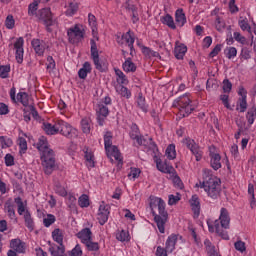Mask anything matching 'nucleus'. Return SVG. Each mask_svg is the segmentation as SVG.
<instances>
[{"label":"nucleus","instance_id":"9","mask_svg":"<svg viewBox=\"0 0 256 256\" xmlns=\"http://www.w3.org/2000/svg\"><path fill=\"white\" fill-rule=\"evenodd\" d=\"M25 45V39L23 37L16 38L13 44H9L10 49H13L15 53V59L17 63H23V57L25 55V49L23 46Z\"/></svg>","mask_w":256,"mask_h":256},{"label":"nucleus","instance_id":"14","mask_svg":"<svg viewBox=\"0 0 256 256\" xmlns=\"http://www.w3.org/2000/svg\"><path fill=\"white\" fill-rule=\"evenodd\" d=\"M37 17L48 29L53 25V13H51L50 8H44L38 11Z\"/></svg>","mask_w":256,"mask_h":256},{"label":"nucleus","instance_id":"38","mask_svg":"<svg viewBox=\"0 0 256 256\" xmlns=\"http://www.w3.org/2000/svg\"><path fill=\"white\" fill-rule=\"evenodd\" d=\"M116 239L122 243H128V241H131V235L127 230H121L116 233Z\"/></svg>","mask_w":256,"mask_h":256},{"label":"nucleus","instance_id":"21","mask_svg":"<svg viewBox=\"0 0 256 256\" xmlns=\"http://www.w3.org/2000/svg\"><path fill=\"white\" fill-rule=\"evenodd\" d=\"M31 45L38 57H43V55H45V50L47 49V43H45V41L33 39Z\"/></svg>","mask_w":256,"mask_h":256},{"label":"nucleus","instance_id":"50","mask_svg":"<svg viewBox=\"0 0 256 256\" xmlns=\"http://www.w3.org/2000/svg\"><path fill=\"white\" fill-rule=\"evenodd\" d=\"M238 24L242 31H247L248 33H251V26L249 25V21L247 20V18L239 20Z\"/></svg>","mask_w":256,"mask_h":256},{"label":"nucleus","instance_id":"48","mask_svg":"<svg viewBox=\"0 0 256 256\" xmlns=\"http://www.w3.org/2000/svg\"><path fill=\"white\" fill-rule=\"evenodd\" d=\"M9 73H11V66H9V65L0 66V77H1V79H8Z\"/></svg>","mask_w":256,"mask_h":256},{"label":"nucleus","instance_id":"28","mask_svg":"<svg viewBox=\"0 0 256 256\" xmlns=\"http://www.w3.org/2000/svg\"><path fill=\"white\" fill-rule=\"evenodd\" d=\"M156 167L158 171H161V173H169V174L175 173V168H173V166L165 162H162L161 160H158L156 162Z\"/></svg>","mask_w":256,"mask_h":256},{"label":"nucleus","instance_id":"15","mask_svg":"<svg viewBox=\"0 0 256 256\" xmlns=\"http://www.w3.org/2000/svg\"><path fill=\"white\" fill-rule=\"evenodd\" d=\"M117 43L120 45H126V47H129L131 53H133V45L135 43V34L133 32L128 31L125 34H123L121 37L117 38Z\"/></svg>","mask_w":256,"mask_h":256},{"label":"nucleus","instance_id":"2","mask_svg":"<svg viewBox=\"0 0 256 256\" xmlns=\"http://www.w3.org/2000/svg\"><path fill=\"white\" fill-rule=\"evenodd\" d=\"M202 179L203 181L197 183L196 187L204 189L211 199H217L221 195V179L213 176V172L207 168L202 170Z\"/></svg>","mask_w":256,"mask_h":256},{"label":"nucleus","instance_id":"63","mask_svg":"<svg viewBox=\"0 0 256 256\" xmlns=\"http://www.w3.org/2000/svg\"><path fill=\"white\" fill-rule=\"evenodd\" d=\"M18 145L20 148V153H25V151H27V140L25 138L19 137Z\"/></svg>","mask_w":256,"mask_h":256},{"label":"nucleus","instance_id":"49","mask_svg":"<svg viewBox=\"0 0 256 256\" xmlns=\"http://www.w3.org/2000/svg\"><path fill=\"white\" fill-rule=\"evenodd\" d=\"M141 175V169L139 168H135V167H131L130 171L128 173V179H139V176Z\"/></svg>","mask_w":256,"mask_h":256},{"label":"nucleus","instance_id":"54","mask_svg":"<svg viewBox=\"0 0 256 256\" xmlns=\"http://www.w3.org/2000/svg\"><path fill=\"white\" fill-rule=\"evenodd\" d=\"M181 201V194L176 193V195L170 194L168 196V205H177Z\"/></svg>","mask_w":256,"mask_h":256},{"label":"nucleus","instance_id":"43","mask_svg":"<svg viewBox=\"0 0 256 256\" xmlns=\"http://www.w3.org/2000/svg\"><path fill=\"white\" fill-rule=\"evenodd\" d=\"M96 112L98 113L99 119H101V117H107V115H109V108H107L103 103H98L96 106Z\"/></svg>","mask_w":256,"mask_h":256},{"label":"nucleus","instance_id":"25","mask_svg":"<svg viewBox=\"0 0 256 256\" xmlns=\"http://www.w3.org/2000/svg\"><path fill=\"white\" fill-rule=\"evenodd\" d=\"M88 23L92 30V35L96 41H99V36L97 33V18L93 14H88Z\"/></svg>","mask_w":256,"mask_h":256},{"label":"nucleus","instance_id":"31","mask_svg":"<svg viewBox=\"0 0 256 256\" xmlns=\"http://www.w3.org/2000/svg\"><path fill=\"white\" fill-rule=\"evenodd\" d=\"M175 21L178 27H183L185 23H187V17L185 16V12H183V9L176 10Z\"/></svg>","mask_w":256,"mask_h":256},{"label":"nucleus","instance_id":"24","mask_svg":"<svg viewBox=\"0 0 256 256\" xmlns=\"http://www.w3.org/2000/svg\"><path fill=\"white\" fill-rule=\"evenodd\" d=\"M13 147V140L7 136H0V159L3 157V149Z\"/></svg>","mask_w":256,"mask_h":256},{"label":"nucleus","instance_id":"57","mask_svg":"<svg viewBox=\"0 0 256 256\" xmlns=\"http://www.w3.org/2000/svg\"><path fill=\"white\" fill-rule=\"evenodd\" d=\"M55 221H56V218H55V215H53V214H48L43 219V223H44L45 227H51V225H53V223H55Z\"/></svg>","mask_w":256,"mask_h":256},{"label":"nucleus","instance_id":"32","mask_svg":"<svg viewBox=\"0 0 256 256\" xmlns=\"http://www.w3.org/2000/svg\"><path fill=\"white\" fill-rule=\"evenodd\" d=\"M160 21L163 25H166L169 27V29H177V25L175 24V20L173 19V16L166 14L160 18Z\"/></svg>","mask_w":256,"mask_h":256},{"label":"nucleus","instance_id":"5","mask_svg":"<svg viewBox=\"0 0 256 256\" xmlns=\"http://www.w3.org/2000/svg\"><path fill=\"white\" fill-rule=\"evenodd\" d=\"M173 107L177 109V117H179V119L189 117V115L195 111V106L193 105V100L191 99L190 94H184L178 97L174 101Z\"/></svg>","mask_w":256,"mask_h":256},{"label":"nucleus","instance_id":"46","mask_svg":"<svg viewBox=\"0 0 256 256\" xmlns=\"http://www.w3.org/2000/svg\"><path fill=\"white\" fill-rule=\"evenodd\" d=\"M116 91L119 93V95H121V97H125L126 99L131 98V91L123 85H120L118 88H116Z\"/></svg>","mask_w":256,"mask_h":256},{"label":"nucleus","instance_id":"7","mask_svg":"<svg viewBox=\"0 0 256 256\" xmlns=\"http://www.w3.org/2000/svg\"><path fill=\"white\" fill-rule=\"evenodd\" d=\"M68 41L73 45L81 43L85 38V26L82 24H75L67 30Z\"/></svg>","mask_w":256,"mask_h":256},{"label":"nucleus","instance_id":"53","mask_svg":"<svg viewBox=\"0 0 256 256\" xmlns=\"http://www.w3.org/2000/svg\"><path fill=\"white\" fill-rule=\"evenodd\" d=\"M136 103L140 109L147 113V103L145 102V97H143V95L140 94L137 97Z\"/></svg>","mask_w":256,"mask_h":256},{"label":"nucleus","instance_id":"11","mask_svg":"<svg viewBox=\"0 0 256 256\" xmlns=\"http://www.w3.org/2000/svg\"><path fill=\"white\" fill-rule=\"evenodd\" d=\"M209 157H210V167L214 169V171H219L221 169V154H219V150L215 146L209 147Z\"/></svg>","mask_w":256,"mask_h":256},{"label":"nucleus","instance_id":"59","mask_svg":"<svg viewBox=\"0 0 256 256\" xmlns=\"http://www.w3.org/2000/svg\"><path fill=\"white\" fill-rule=\"evenodd\" d=\"M204 247L209 255H213V253H215V246L209 239L204 241Z\"/></svg>","mask_w":256,"mask_h":256},{"label":"nucleus","instance_id":"16","mask_svg":"<svg viewBox=\"0 0 256 256\" xmlns=\"http://www.w3.org/2000/svg\"><path fill=\"white\" fill-rule=\"evenodd\" d=\"M238 95L240 98L238 99L237 111L245 113L247 111V90L240 86L238 89Z\"/></svg>","mask_w":256,"mask_h":256},{"label":"nucleus","instance_id":"40","mask_svg":"<svg viewBox=\"0 0 256 256\" xmlns=\"http://www.w3.org/2000/svg\"><path fill=\"white\" fill-rule=\"evenodd\" d=\"M78 9L79 5H77V3L75 2H71L66 6L65 14L67 15V17H73V15L77 13Z\"/></svg>","mask_w":256,"mask_h":256},{"label":"nucleus","instance_id":"51","mask_svg":"<svg viewBox=\"0 0 256 256\" xmlns=\"http://www.w3.org/2000/svg\"><path fill=\"white\" fill-rule=\"evenodd\" d=\"M255 118H256V108L253 107V108H251V109L248 111V113H247V115H246V119H247V121H248V123H249L250 125H253V123H255Z\"/></svg>","mask_w":256,"mask_h":256},{"label":"nucleus","instance_id":"8","mask_svg":"<svg viewBox=\"0 0 256 256\" xmlns=\"http://www.w3.org/2000/svg\"><path fill=\"white\" fill-rule=\"evenodd\" d=\"M58 135H62L63 137H66L67 139H75L79 135V130L77 128L73 127L69 122L60 119V126H59V132Z\"/></svg>","mask_w":256,"mask_h":256},{"label":"nucleus","instance_id":"41","mask_svg":"<svg viewBox=\"0 0 256 256\" xmlns=\"http://www.w3.org/2000/svg\"><path fill=\"white\" fill-rule=\"evenodd\" d=\"M24 221H25V226L29 231H33L35 229V222H33V218L31 217V213L29 211H26L24 214Z\"/></svg>","mask_w":256,"mask_h":256},{"label":"nucleus","instance_id":"33","mask_svg":"<svg viewBox=\"0 0 256 256\" xmlns=\"http://www.w3.org/2000/svg\"><path fill=\"white\" fill-rule=\"evenodd\" d=\"M81 131L85 133V135H89L91 133V127L93 124L91 123V118H83L80 122Z\"/></svg>","mask_w":256,"mask_h":256},{"label":"nucleus","instance_id":"3","mask_svg":"<svg viewBox=\"0 0 256 256\" xmlns=\"http://www.w3.org/2000/svg\"><path fill=\"white\" fill-rule=\"evenodd\" d=\"M36 147L40 152L44 173H46V175H51V173H53V168L55 167V152H53V149L49 148V142L45 136L39 137Z\"/></svg>","mask_w":256,"mask_h":256},{"label":"nucleus","instance_id":"10","mask_svg":"<svg viewBox=\"0 0 256 256\" xmlns=\"http://www.w3.org/2000/svg\"><path fill=\"white\" fill-rule=\"evenodd\" d=\"M9 95L12 103H21L23 107H29V94H27L26 92H19L15 97L16 89L15 87H12L10 89Z\"/></svg>","mask_w":256,"mask_h":256},{"label":"nucleus","instance_id":"58","mask_svg":"<svg viewBox=\"0 0 256 256\" xmlns=\"http://www.w3.org/2000/svg\"><path fill=\"white\" fill-rule=\"evenodd\" d=\"M64 197H66V203H67L68 207H70V209H72V207L75 205V203H77V198L72 193H69V194L67 193V195Z\"/></svg>","mask_w":256,"mask_h":256},{"label":"nucleus","instance_id":"62","mask_svg":"<svg viewBox=\"0 0 256 256\" xmlns=\"http://www.w3.org/2000/svg\"><path fill=\"white\" fill-rule=\"evenodd\" d=\"M69 256H82L83 250L81 249V245L77 244L70 252H68Z\"/></svg>","mask_w":256,"mask_h":256},{"label":"nucleus","instance_id":"42","mask_svg":"<svg viewBox=\"0 0 256 256\" xmlns=\"http://www.w3.org/2000/svg\"><path fill=\"white\" fill-rule=\"evenodd\" d=\"M4 209L10 219H15V205L13 204V202L7 201L4 205Z\"/></svg>","mask_w":256,"mask_h":256},{"label":"nucleus","instance_id":"1","mask_svg":"<svg viewBox=\"0 0 256 256\" xmlns=\"http://www.w3.org/2000/svg\"><path fill=\"white\" fill-rule=\"evenodd\" d=\"M150 209L160 233H165V225L169 221V214L165 209V200L160 197L150 196Z\"/></svg>","mask_w":256,"mask_h":256},{"label":"nucleus","instance_id":"45","mask_svg":"<svg viewBox=\"0 0 256 256\" xmlns=\"http://www.w3.org/2000/svg\"><path fill=\"white\" fill-rule=\"evenodd\" d=\"M85 159L87 167H95V155H93V152L87 150L85 152Z\"/></svg>","mask_w":256,"mask_h":256},{"label":"nucleus","instance_id":"36","mask_svg":"<svg viewBox=\"0 0 256 256\" xmlns=\"http://www.w3.org/2000/svg\"><path fill=\"white\" fill-rule=\"evenodd\" d=\"M248 196L250 199V207L251 209H255L256 207V200H255V185L248 184Z\"/></svg>","mask_w":256,"mask_h":256},{"label":"nucleus","instance_id":"64","mask_svg":"<svg viewBox=\"0 0 256 256\" xmlns=\"http://www.w3.org/2000/svg\"><path fill=\"white\" fill-rule=\"evenodd\" d=\"M5 26L8 29H13V27H15V19L13 18V15H8L6 17Z\"/></svg>","mask_w":256,"mask_h":256},{"label":"nucleus","instance_id":"30","mask_svg":"<svg viewBox=\"0 0 256 256\" xmlns=\"http://www.w3.org/2000/svg\"><path fill=\"white\" fill-rule=\"evenodd\" d=\"M122 68L125 73H135V71H137V64H135L131 58H127L122 64Z\"/></svg>","mask_w":256,"mask_h":256},{"label":"nucleus","instance_id":"34","mask_svg":"<svg viewBox=\"0 0 256 256\" xmlns=\"http://www.w3.org/2000/svg\"><path fill=\"white\" fill-rule=\"evenodd\" d=\"M165 157L169 159V161H173L177 159V150L175 149V144H169L165 151Z\"/></svg>","mask_w":256,"mask_h":256},{"label":"nucleus","instance_id":"29","mask_svg":"<svg viewBox=\"0 0 256 256\" xmlns=\"http://www.w3.org/2000/svg\"><path fill=\"white\" fill-rule=\"evenodd\" d=\"M10 247L13 249V251H16V253H25V243L19 239H12L10 242Z\"/></svg>","mask_w":256,"mask_h":256},{"label":"nucleus","instance_id":"39","mask_svg":"<svg viewBox=\"0 0 256 256\" xmlns=\"http://www.w3.org/2000/svg\"><path fill=\"white\" fill-rule=\"evenodd\" d=\"M52 256H64L65 255V246L60 244V246H52L49 249Z\"/></svg>","mask_w":256,"mask_h":256},{"label":"nucleus","instance_id":"17","mask_svg":"<svg viewBox=\"0 0 256 256\" xmlns=\"http://www.w3.org/2000/svg\"><path fill=\"white\" fill-rule=\"evenodd\" d=\"M110 209L111 207L105 202H102L99 206L98 210V221L100 225H105L106 221H109V215H110Z\"/></svg>","mask_w":256,"mask_h":256},{"label":"nucleus","instance_id":"4","mask_svg":"<svg viewBox=\"0 0 256 256\" xmlns=\"http://www.w3.org/2000/svg\"><path fill=\"white\" fill-rule=\"evenodd\" d=\"M231 224V217H229V211L226 208H221L219 219L214 222H207L208 231L210 233H216L218 237H221L225 241H229V233L225 229H229Z\"/></svg>","mask_w":256,"mask_h":256},{"label":"nucleus","instance_id":"61","mask_svg":"<svg viewBox=\"0 0 256 256\" xmlns=\"http://www.w3.org/2000/svg\"><path fill=\"white\" fill-rule=\"evenodd\" d=\"M84 245L89 251H99V243L93 242V240H89Z\"/></svg>","mask_w":256,"mask_h":256},{"label":"nucleus","instance_id":"56","mask_svg":"<svg viewBox=\"0 0 256 256\" xmlns=\"http://www.w3.org/2000/svg\"><path fill=\"white\" fill-rule=\"evenodd\" d=\"M129 135L131 139H137V137L141 135V132H139V126H137V124L131 125V130Z\"/></svg>","mask_w":256,"mask_h":256},{"label":"nucleus","instance_id":"60","mask_svg":"<svg viewBox=\"0 0 256 256\" xmlns=\"http://www.w3.org/2000/svg\"><path fill=\"white\" fill-rule=\"evenodd\" d=\"M56 67L55 60L53 59V56L47 57V63H46V69L49 73L53 71Z\"/></svg>","mask_w":256,"mask_h":256},{"label":"nucleus","instance_id":"6","mask_svg":"<svg viewBox=\"0 0 256 256\" xmlns=\"http://www.w3.org/2000/svg\"><path fill=\"white\" fill-rule=\"evenodd\" d=\"M104 147L106 150V155L113 161V158L115 161L118 162L119 165H123V156L121 155V152L119 151V148L117 146L113 145V133L106 132L104 135Z\"/></svg>","mask_w":256,"mask_h":256},{"label":"nucleus","instance_id":"26","mask_svg":"<svg viewBox=\"0 0 256 256\" xmlns=\"http://www.w3.org/2000/svg\"><path fill=\"white\" fill-rule=\"evenodd\" d=\"M186 53H187V46L185 44L176 42V46L174 48V55L176 59H183Z\"/></svg>","mask_w":256,"mask_h":256},{"label":"nucleus","instance_id":"35","mask_svg":"<svg viewBox=\"0 0 256 256\" xmlns=\"http://www.w3.org/2000/svg\"><path fill=\"white\" fill-rule=\"evenodd\" d=\"M91 63L85 62L82 68L78 71V76L80 79H87V75L91 73Z\"/></svg>","mask_w":256,"mask_h":256},{"label":"nucleus","instance_id":"12","mask_svg":"<svg viewBox=\"0 0 256 256\" xmlns=\"http://www.w3.org/2000/svg\"><path fill=\"white\" fill-rule=\"evenodd\" d=\"M183 144L186 145L188 149H190L191 153L195 156L196 161H200L201 159H203V151L201 150L199 145L195 143V140L191 138H186L183 140Z\"/></svg>","mask_w":256,"mask_h":256},{"label":"nucleus","instance_id":"55","mask_svg":"<svg viewBox=\"0 0 256 256\" xmlns=\"http://www.w3.org/2000/svg\"><path fill=\"white\" fill-rule=\"evenodd\" d=\"M39 7V0H34L28 7V15L33 16L37 13Z\"/></svg>","mask_w":256,"mask_h":256},{"label":"nucleus","instance_id":"47","mask_svg":"<svg viewBox=\"0 0 256 256\" xmlns=\"http://www.w3.org/2000/svg\"><path fill=\"white\" fill-rule=\"evenodd\" d=\"M224 54L227 57V59H235V57H237V48H235V47H227L224 50Z\"/></svg>","mask_w":256,"mask_h":256},{"label":"nucleus","instance_id":"23","mask_svg":"<svg viewBox=\"0 0 256 256\" xmlns=\"http://www.w3.org/2000/svg\"><path fill=\"white\" fill-rule=\"evenodd\" d=\"M190 207L194 213V219L199 217V213H201V203L199 202V196L193 195L190 199Z\"/></svg>","mask_w":256,"mask_h":256},{"label":"nucleus","instance_id":"44","mask_svg":"<svg viewBox=\"0 0 256 256\" xmlns=\"http://www.w3.org/2000/svg\"><path fill=\"white\" fill-rule=\"evenodd\" d=\"M52 238L59 245H63V230H61L59 228L54 229L52 232Z\"/></svg>","mask_w":256,"mask_h":256},{"label":"nucleus","instance_id":"52","mask_svg":"<svg viewBox=\"0 0 256 256\" xmlns=\"http://www.w3.org/2000/svg\"><path fill=\"white\" fill-rule=\"evenodd\" d=\"M78 205L82 208L89 207V196L86 194H83L78 199Z\"/></svg>","mask_w":256,"mask_h":256},{"label":"nucleus","instance_id":"18","mask_svg":"<svg viewBox=\"0 0 256 256\" xmlns=\"http://www.w3.org/2000/svg\"><path fill=\"white\" fill-rule=\"evenodd\" d=\"M213 18V26L216 29V31H219V33L225 31V27H227V24L225 23V19H223V15L217 14V10L212 11L211 13Z\"/></svg>","mask_w":256,"mask_h":256},{"label":"nucleus","instance_id":"37","mask_svg":"<svg viewBox=\"0 0 256 256\" xmlns=\"http://www.w3.org/2000/svg\"><path fill=\"white\" fill-rule=\"evenodd\" d=\"M14 203H16L17 207H18V214L19 215H25V213H27V204L25 202H23V199H21V197H16L14 199Z\"/></svg>","mask_w":256,"mask_h":256},{"label":"nucleus","instance_id":"22","mask_svg":"<svg viewBox=\"0 0 256 256\" xmlns=\"http://www.w3.org/2000/svg\"><path fill=\"white\" fill-rule=\"evenodd\" d=\"M76 237H78L81 243L85 245V243H88L89 241H93V232H91V229L89 228H84L76 234Z\"/></svg>","mask_w":256,"mask_h":256},{"label":"nucleus","instance_id":"20","mask_svg":"<svg viewBox=\"0 0 256 256\" xmlns=\"http://www.w3.org/2000/svg\"><path fill=\"white\" fill-rule=\"evenodd\" d=\"M181 239H183V236L179 234L169 235L165 242L166 251H168V253H173L175 250V245H177V241Z\"/></svg>","mask_w":256,"mask_h":256},{"label":"nucleus","instance_id":"19","mask_svg":"<svg viewBox=\"0 0 256 256\" xmlns=\"http://www.w3.org/2000/svg\"><path fill=\"white\" fill-rule=\"evenodd\" d=\"M90 45H91V57L93 59L95 68L98 71H103V66L99 61V50L97 49V43L95 42L94 39L90 40Z\"/></svg>","mask_w":256,"mask_h":256},{"label":"nucleus","instance_id":"13","mask_svg":"<svg viewBox=\"0 0 256 256\" xmlns=\"http://www.w3.org/2000/svg\"><path fill=\"white\" fill-rule=\"evenodd\" d=\"M61 118H55L52 123L44 122L42 125L43 131L46 135H59V126Z\"/></svg>","mask_w":256,"mask_h":256},{"label":"nucleus","instance_id":"27","mask_svg":"<svg viewBox=\"0 0 256 256\" xmlns=\"http://www.w3.org/2000/svg\"><path fill=\"white\" fill-rule=\"evenodd\" d=\"M115 75H116V82L118 85H129V79L127 78V75L121 71L119 68H115Z\"/></svg>","mask_w":256,"mask_h":256}]
</instances>
